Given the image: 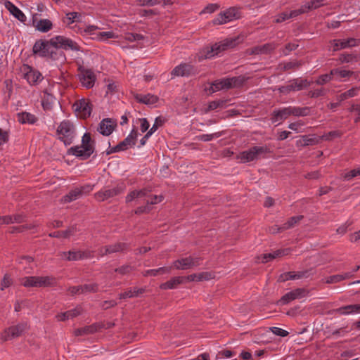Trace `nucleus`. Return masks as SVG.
<instances>
[{
	"label": "nucleus",
	"mask_w": 360,
	"mask_h": 360,
	"mask_svg": "<svg viewBox=\"0 0 360 360\" xmlns=\"http://www.w3.org/2000/svg\"><path fill=\"white\" fill-rule=\"evenodd\" d=\"M63 50L80 51L81 46L72 39L63 35L55 36L50 39H37L32 46V54L46 60L64 63L66 55Z\"/></svg>",
	"instance_id": "f257e3e1"
},
{
	"label": "nucleus",
	"mask_w": 360,
	"mask_h": 360,
	"mask_svg": "<svg viewBox=\"0 0 360 360\" xmlns=\"http://www.w3.org/2000/svg\"><path fill=\"white\" fill-rule=\"evenodd\" d=\"M238 37L226 39L212 46H206L198 53V60L201 61L218 56L224 51L234 48L238 44Z\"/></svg>",
	"instance_id": "f03ea898"
},
{
	"label": "nucleus",
	"mask_w": 360,
	"mask_h": 360,
	"mask_svg": "<svg viewBox=\"0 0 360 360\" xmlns=\"http://www.w3.org/2000/svg\"><path fill=\"white\" fill-rule=\"evenodd\" d=\"M271 153L270 148L265 145L263 146H252L247 150L240 152L236 159L242 163H248L257 160L260 158H265L266 154Z\"/></svg>",
	"instance_id": "7ed1b4c3"
},
{
	"label": "nucleus",
	"mask_w": 360,
	"mask_h": 360,
	"mask_svg": "<svg viewBox=\"0 0 360 360\" xmlns=\"http://www.w3.org/2000/svg\"><path fill=\"white\" fill-rule=\"evenodd\" d=\"M21 285L25 288H46L57 285V279L53 276H25L22 278Z\"/></svg>",
	"instance_id": "20e7f679"
},
{
	"label": "nucleus",
	"mask_w": 360,
	"mask_h": 360,
	"mask_svg": "<svg viewBox=\"0 0 360 360\" xmlns=\"http://www.w3.org/2000/svg\"><path fill=\"white\" fill-rule=\"evenodd\" d=\"M56 133L60 135L58 139L63 141L65 146H69L73 142L75 126L70 120H63L58 127Z\"/></svg>",
	"instance_id": "39448f33"
},
{
	"label": "nucleus",
	"mask_w": 360,
	"mask_h": 360,
	"mask_svg": "<svg viewBox=\"0 0 360 360\" xmlns=\"http://www.w3.org/2000/svg\"><path fill=\"white\" fill-rule=\"evenodd\" d=\"M125 189V184L124 183H120L112 188H104L95 194V197L98 201H105L122 193Z\"/></svg>",
	"instance_id": "423d86ee"
},
{
	"label": "nucleus",
	"mask_w": 360,
	"mask_h": 360,
	"mask_svg": "<svg viewBox=\"0 0 360 360\" xmlns=\"http://www.w3.org/2000/svg\"><path fill=\"white\" fill-rule=\"evenodd\" d=\"M22 71L24 72V78L30 85H36L43 79L41 73L27 64L22 65Z\"/></svg>",
	"instance_id": "0eeeda50"
},
{
	"label": "nucleus",
	"mask_w": 360,
	"mask_h": 360,
	"mask_svg": "<svg viewBox=\"0 0 360 360\" xmlns=\"http://www.w3.org/2000/svg\"><path fill=\"white\" fill-rule=\"evenodd\" d=\"M73 107L75 111L80 113L81 117L86 119L89 117L91 114L93 105L89 99L82 98L77 101L74 103Z\"/></svg>",
	"instance_id": "6e6552de"
},
{
	"label": "nucleus",
	"mask_w": 360,
	"mask_h": 360,
	"mask_svg": "<svg viewBox=\"0 0 360 360\" xmlns=\"http://www.w3.org/2000/svg\"><path fill=\"white\" fill-rule=\"evenodd\" d=\"M130 248V244L118 242L114 244L105 245L100 250L102 256L116 252H124Z\"/></svg>",
	"instance_id": "1a4fd4ad"
},
{
	"label": "nucleus",
	"mask_w": 360,
	"mask_h": 360,
	"mask_svg": "<svg viewBox=\"0 0 360 360\" xmlns=\"http://www.w3.org/2000/svg\"><path fill=\"white\" fill-rule=\"evenodd\" d=\"M359 39L355 38H348L346 39H332L330 44L333 47V51H338L347 48L354 47L358 45Z\"/></svg>",
	"instance_id": "9d476101"
},
{
	"label": "nucleus",
	"mask_w": 360,
	"mask_h": 360,
	"mask_svg": "<svg viewBox=\"0 0 360 360\" xmlns=\"http://www.w3.org/2000/svg\"><path fill=\"white\" fill-rule=\"evenodd\" d=\"M117 120L112 118H104L98 124V131L103 136L110 135L117 127Z\"/></svg>",
	"instance_id": "9b49d317"
},
{
	"label": "nucleus",
	"mask_w": 360,
	"mask_h": 360,
	"mask_svg": "<svg viewBox=\"0 0 360 360\" xmlns=\"http://www.w3.org/2000/svg\"><path fill=\"white\" fill-rule=\"evenodd\" d=\"M78 70L82 73L80 81L83 85L87 89L92 88L96 81V75L92 70L80 66Z\"/></svg>",
	"instance_id": "f8f14e48"
},
{
	"label": "nucleus",
	"mask_w": 360,
	"mask_h": 360,
	"mask_svg": "<svg viewBox=\"0 0 360 360\" xmlns=\"http://www.w3.org/2000/svg\"><path fill=\"white\" fill-rule=\"evenodd\" d=\"M91 187L89 185L82 186L80 188H75L71 190L68 194L62 198V201L65 203L70 202L80 198L83 193L91 191Z\"/></svg>",
	"instance_id": "ddd939ff"
},
{
	"label": "nucleus",
	"mask_w": 360,
	"mask_h": 360,
	"mask_svg": "<svg viewBox=\"0 0 360 360\" xmlns=\"http://www.w3.org/2000/svg\"><path fill=\"white\" fill-rule=\"evenodd\" d=\"M26 329V324L20 323L16 326H11L6 329L4 333L5 340H11L22 335Z\"/></svg>",
	"instance_id": "4468645a"
},
{
	"label": "nucleus",
	"mask_w": 360,
	"mask_h": 360,
	"mask_svg": "<svg viewBox=\"0 0 360 360\" xmlns=\"http://www.w3.org/2000/svg\"><path fill=\"white\" fill-rule=\"evenodd\" d=\"M194 73V67L188 63H181L175 67L172 71V75L178 77H188Z\"/></svg>",
	"instance_id": "2eb2a0df"
},
{
	"label": "nucleus",
	"mask_w": 360,
	"mask_h": 360,
	"mask_svg": "<svg viewBox=\"0 0 360 360\" xmlns=\"http://www.w3.org/2000/svg\"><path fill=\"white\" fill-rule=\"evenodd\" d=\"M276 45L274 43H266L263 45L255 46L247 50L250 55H259L271 53L275 49Z\"/></svg>",
	"instance_id": "dca6fc26"
},
{
	"label": "nucleus",
	"mask_w": 360,
	"mask_h": 360,
	"mask_svg": "<svg viewBox=\"0 0 360 360\" xmlns=\"http://www.w3.org/2000/svg\"><path fill=\"white\" fill-rule=\"evenodd\" d=\"M290 115V110L289 107L281 108L275 109L271 114V121L272 123L276 122H282L289 117Z\"/></svg>",
	"instance_id": "f3484780"
},
{
	"label": "nucleus",
	"mask_w": 360,
	"mask_h": 360,
	"mask_svg": "<svg viewBox=\"0 0 360 360\" xmlns=\"http://www.w3.org/2000/svg\"><path fill=\"white\" fill-rule=\"evenodd\" d=\"M67 154L75 155L81 160H86L94 153L88 149L82 148L81 146H75L70 148L67 151Z\"/></svg>",
	"instance_id": "a211bd4d"
},
{
	"label": "nucleus",
	"mask_w": 360,
	"mask_h": 360,
	"mask_svg": "<svg viewBox=\"0 0 360 360\" xmlns=\"http://www.w3.org/2000/svg\"><path fill=\"white\" fill-rule=\"evenodd\" d=\"M63 255L66 257L68 261H77L84 259H87L91 257V252L89 251H68L63 252Z\"/></svg>",
	"instance_id": "6ab92c4d"
},
{
	"label": "nucleus",
	"mask_w": 360,
	"mask_h": 360,
	"mask_svg": "<svg viewBox=\"0 0 360 360\" xmlns=\"http://www.w3.org/2000/svg\"><path fill=\"white\" fill-rule=\"evenodd\" d=\"M228 86H230L229 84L226 82V78H223L212 82L210 84V86L205 90L208 92L209 94H212L213 93L221 90L229 89Z\"/></svg>",
	"instance_id": "aec40b11"
},
{
	"label": "nucleus",
	"mask_w": 360,
	"mask_h": 360,
	"mask_svg": "<svg viewBox=\"0 0 360 360\" xmlns=\"http://www.w3.org/2000/svg\"><path fill=\"white\" fill-rule=\"evenodd\" d=\"M77 231V225H72L65 231H57L49 234L51 238H68L70 236H73Z\"/></svg>",
	"instance_id": "412c9836"
},
{
	"label": "nucleus",
	"mask_w": 360,
	"mask_h": 360,
	"mask_svg": "<svg viewBox=\"0 0 360 360\" xmlns=\"http://www.w3.org/2000/svg\"><path fill=\"white\" fill-rule=\"evenodd\" d=\"M6 8L9 11V12L19 21L22 22H25L27 20L25 15L22 13V11L19 9L15 5H14L11 1H6L5 4Z\"/></svg>",
	"instance_id": "4be33fe9"
},
{
	"label": "nucleus",
	"mask_w": 360,
	"mask_h": 360,
	"mask_svg": "<svg viewBox=\"0 0 360 360\" xmlns=\"http://www.w3.org/2000/svg\"><path fill=\"white\" fill-rule=\"evenodd\" d=\"M320 141V136H310V135H304L301 136L300 139L296 141V145L297 146L305 147L318 144Z\"/></svg>",
	"instance_id": "5701e85b"
},
{
	"label": "nucleus",
	"mask_w": 360,
	"mask_h": 360,
	"mask_svg": "<svg viewBox=\"0 0 360 360\" xmlns=\"http://www.w3.org/2000/svg\"><path fill=\"white\" fill-rule=\"evenodd\" d=\"M16 116L18 121L22 124H34L38 121V118L34 115L27 112H18Z\"/></svg>",
	"instance_id": "b1692460"
},
{
	"label": "nucleus",
	"mask_w": 360,
	"mask_h": 360,
	"mask_svg": "<svg viewBox=\"0 0 360 360\" xmlns=\"http://www.w3.org/2000/svg\"><path fill=\"white\" fill-rule=\"evenodd\" d=\"M334 311L341 315L360 313V304H349L334 309Z\"/></svg>",
	"instance_id": "393cba45"
},
{
	"label": "nucleus",
	"mask_w": 360,
	"mask_h": 360,
	"mask_svg": "<svg viewBox=\"0 0 360 360\" xmlns=\"http://www.w3.org/2000/svg\"><path fill=\"white\" fill-rule=\"evenodd\" d=\"M248 77L244 75H239L233 77H226V82L229 84L230 86H228L229 89L233 88L242 87L248 80Z\"/></svg>",
	"instance_id": "a878e982"
},
{
	"label": "nucleus",
	"mask_w": 360,
	"mask_h": 360,
	"mask_svg": "<svg viewBox=\"0 0 360 360\" xmlns=\"http://www.w3.org/2000/svg\"><path fill=\"white\" fill-rule=\"evenodd\" d=\"M82 308L80 307H77L76 308L66 311L63 313H60L56 316V318L60 321H65L70 319H73L79 314H81Z\"/></svg>",
	"instance_id": "bb28decb"
},
{
	"label": "nucleus",
	"mask_w": 360,
	"mask_h": 360,
	"mask_svg": "<svg viewBox=\"0 0 360 360\" xmlns=\"http://www.w3.org/2000/svg\"><path fill=\"white\" fill-rule=\"evenodd\" d=\"M134 98L137 102L146 105L155 104L158 101L159 99L157 96L150 94H148L146 95L137 94L136 95H135Z\"/></svg>",
	"instance_id": "cd10ccee"
},
{
	"label": "nucleus",
	"mask_w": 360,
	"mask_h": 360,
	"mask_svg": "<svg viewBox=\"0 0 360 360\" xmlns=\"http://www.w3.org/2000/svg\"><path fill=\"white\" fill-rule=\"evenodd\" d=\"M146 292V288H131L128 290L120 293L119 297L121 300H124L127 298H133L139 297L140 295Z\"/></svg>",
	"instance_id": "c85d7f7f"
},
{
	"label": "nucleus",
	"mask_w": 360,
	"mask_h": 360,
	"mask_svg": "<svg viewBox=\"0 0 360 360\" xmlns=\"http://www.w3.org/2000/svg\"><path fill=\"white\" fill-rule=\"evenodd\" d=\"M95 143L96 141L94 139H91V134L89 132H86L82 138V148L88 149L91 153H94L95 151Z\"/></svg>",
	"instance_id": "c756f323"
},
{
	"label": "nucleus",
	"mask_w": 360,
	"mask_h": 360,
	"mask_svg": "<svg viewBox=\"0 0 360 360\" xmlns=\"http://www.w3.org/2000/svg\"><path fill=\"white\" fill-rule=\"evenodd\" d=\"M223 13L225 14L224 18H226L227 22L233 20L240 19L242 17L240 9L237 7H231L223 11Z\"/></svg>",
	"instance_id": "7c9ffc66"
},
{
	"label": "nucleus",
	"mask_w": 360,
	"mask_h": 360,
	"mask_svg": "<svg viewBox=\"0 0 360 360\" xmlns=\"http://www.w3.org/2000/svg\"><path fill=\"white\" fill-rule=\"evenodd\" d=\"M182 279L181 276L173 277L168 281L161 283L160 288L162 290L175 289L179 285L183 283Z\"/></svg>",
	"instance_id": "2f4dec72"
},
{
	"label": "nucleus",
	"mask_w": 360,
	"mask_h": 360,
	"mask_svg": "<svg viewBox=\"0 0 360 360\" xmlns=\"http://www.w3.org/2000/svg\"><path fill=\"white\" fill-rule=\"evenodd\" d=\"M35 28L41 32L46 33L53 28V23L49 19H41L37 22Z\"/></svg>",
	"instance_id": "473e14b6"
},
{
	"label": "nucleus",
	"mask_w": 360,
	"mask_h": 360,
	"mask_svg": "<svg viewBox=\"0 0 360 360\" xmlns=\"http://www.w3.org/2000/svg\"><path fill=\"white\" fill-rule=\"evenodd\" d=\"M337 60L340 63H356L359 60V55L343 53L339 56V58Z\"/></svg>",
	"instance_id": "72a5a7b5"
},
{
	"label": "nucleus",
	"mask_w": 360,
	"mask_h": 360,
	"mask_svg": "<svg viewBox=\"0 0 360 360\" xmlns=\"http://www.w3.org/2000/svg\"><path fill=\"white\" fill-rule=\"evenodd\" d=\"M191 261H192L191 257L181 258V259L175 260L173 262V266H174V268H175L176 269H182V270L188 269L191 268Z\"/></svg>",
	"instance_id": "f704fd0d"
},
{
	"label": "nucleus",
	"mask_w": 360,
	"mask_h": 360,
	"mask_svg": "<svg viewBox=\"0 0 360 360\" xmlns=\"http://www.w3.org/2000/svg\"><path fill=\"white\" fill-rule=\"evenodd\" d=\"M55 97L53 94L45 92V96L42 98L41 105L44 110H50L53 108Z\"/></svg>",
	"instance_id": "c9c22d12"
},
{
	"label": "nucleus",
	"mask_w": 360,
	"mask_h": 360,
	"mask_svg": "<svg viewBox=\"0 0 360 360\" xmlns=\"http://www.w3.org/2000/svg\"><path fill=\"white\" fill-rule=\"evenodd\" d=\"M290 110V115L299 117L307 116L309 114L310 108L309 107H292L289 106Z\"/></svg>",
	"instance_id": "e433bc0d"
},
{
	"label": "nucleus",
	"mask_w": 360,
	"mask_h": 360,
	"mask_svg": "<svg viewBox=\"0 0 360 360\" xmlns=\"http://www.w3.org/2000/svg\"><path fill=\"white\" fill-rule=\"evenodd\" d=\"M284 255V250H278L273 253H267L262 255L261 259L262 263H266L275 258L279 257Z\"/></svg>",
	"instance_id": "4c0bfd02"
},
{
	"label": "nucleus",
	"mask_w": 360,
	"mask_h": 360,
	"mask_svg": "<svg viewBox=\"0 0 360 360\" xmlns=\"http://www.w3.org/2000/svg\"><path fill=\"white\" fill-rule=\"evenodd\" d=\"M343 133L340 130H333L326 133L320 136V140L332 141L336 138H340Z\"/></svg>",
	"instance_id": "58836bf2"
},
{
	"label": "nucleus",
	"mask_w": 360,
	"mask_h": 360,
	"mask_svg": "<svg viewBox=\"0 0 360 360\" xmlns=\"http://www.w3.org/2000/svg\"><path fill=\"white\" fill-rule=\"evenodd\" d=\"M301 65H302L301 62L294 60V61H290V62H288L285 63H280L278 67L281 70L287 71L289 70L299 68Z\"/></svg>",
	"instance_id": "ea45409f"
},
{
	"label": "nucleus",
	"mask_w": 360,
	"mask_h": 360,
	"mask_svg": "<svg viewBox=\"0 0 360 360\" xmlns=\"http://www.w3.org/2000/svg\"><path fill=\"white\" fill-rule=\"evenodd\" d=\"M226 134V131H221L218 132H215L212 134H201L197 136V139L202 141H212L214 138H219L220 136L224 135Z\"/></svg>",
	"instance_id": "a19ab883"
},
{
	"label": "nucleus",
	"mask_w": 360,
	"mask_h": 360,
	"mask_svg": "<svg viewBox=\"0 0 360 360\" xmlns=\"http://www.w3.org/2000/svg\"><path fill=\"white\" fill-rule=\"evenodd\" d=\"M228 100L219 99L209 103L207 111L214 110L217 108L226 107Z\"/></svg>",
	"instance_id": "79ce46f5"
},
{
	"label": "nucleus",
	"mask_w": 360,
	"mask_h": 360,
	"mask_svg": "<svg viewBox=\"0 0 360 360\" xmlns=\"http://www.w3.org/2000/svg\"><path fill=\"white\" fill-rule=\"evenodd\" d=\"M304 218L303 215L293 216L288 219V220L283 224V229H289L292 228L296 224Z\"/></svg>",
	"instance_id": "37998d69"
},
{
	"label": "nucleus",
	"mask_w": 360,
	"mask_h": 360,
	"mask_svg": "<svg viewBox=\"0 0 360 360\" xmlns=\"http://www.w3.org/2000/svg\"><path fill=\"white\" fill-rule=\"evenodd\" d=\"M294 84L297 91H300L307 89L312 82H309L307 79L295 78L293 79Z\"/></svg>",
	"instance_id": "c03bdc74"
},
{
	"label": "nucleus",
	"mask_w": 360,
	"mask_h": 360,
	"mask_svg": "<svg viewBox=\"0 0 360 360\" xmlns=\"http://www.w3.org/2000/svg\"><path fill=\"white\" fill-rule=\"evenodd\" d=\"M294 294L292 290L283 295L276 302L277 305L283 306L289 304L295 300Z\"/></svg>",
	"instance_id": "a18cd8bd"
},
{
	"label": "nucleus",
	"mask_w": 360,
	"mask_h": 360,
	"mask_svg": "<svg viewBox=\"0 0 360 360\" xmlns=\"http://www.w3.org/2000/svg\"><path fill=\"white\" fill-rule=\"evenodd\" d=\"M156 204V202L155 201H149V200H147L146 202V205H144V206H140V207H138L135 210H134V213L137 215H140V214H146V213H148L150 212V210H152V207H150L151 205H155Z\"/></svg>",
	"instance_id": "49530a36"
},
{
	"label": "nucleus",
	"mask_w": 360,
	"mask_h": 360,
	"mask_svg": "<svg viewBox=\"0 0 360 360\" xmlns=\"http://www.w3.org/2000/svg\"><path fill=\"white\" fill-rule=\"evenodd\" d=\"M278 91H279V93L285 95L288 94L291 91H297L294 84L293 79L288 82V84L278 87Z\"/></svg>",
	"instance_id": "de8ad7c7"
},
{
	"label": "nucleus",
	"mask_w": 360,
	"mask_h": 360,
	"mask_svg": "<svg viewBox=\"0 0 360 360\" xmlns=\"http://www.w3.org/2000/svg\"><path fill=\"white\" fill-rule=\"evenodd\" d=\"M353 74H354V72L351 70H341L340 68L331 70V75H333V76L338 75L342 78L352 77Z\"/></svg>",
	"instance_id": "09e8293b"
},
{
	"label": "nucleus",
	"mask_w": 360,
	"mask_h": 360,
	"mask_svg": "<svg viewBox=\"0 0 360 360\" xmlns=\"http://www.w3.org/2000/svg\"><path fill=\"white\" fill-rule=\"evenodd\" d=\"M359 90V87L355 86L346 91L339 96L340 102L348 98H352L357 94V91Z\"/></svg>",
	"instance_id": "8fccbe9b"
},
{
	"label": "nucleus",
	"mask_w": 360,
	"mask_h": 360,
	"mask_svg": "<svg viewBox=\"0 0 360 360\" xmlns=\"http://www.w3.org/2000/svg\"><path fill=\"white\" fill-rule=\"evenodd\" d=\"M81 289L83 293L97 292L98 291V285L97 283H89L81 285Z\"/></svg>",
	"instance_id": "3c124183"
},
{
	"label": "nucleus",
	"mask_w": 360,
	"mask_h": 360,
	"mask_svg": "<svg viewBox=\"0 0 360 360\" xmlns=\"http://www.w3.org/2000/svg\"><path fill=\"white\" fill-rule=\"evenodd\" d=\"M333 77V75H331L330 70L329 73L320 75L316 81V83L319 85H323L332 80Z\"/></svg>",
	"instance_id": "603ef678"
},
{
	"label": "nucleus",
	"mask_w": 360,
	"mask_h": 360,
	"mask_svg": "<svg viewBox=\"0 0 360 360\" xmlns=\"http://www.w3.org/2000/svg\"><path fill=\"white\" fill-rule=\"evenodd\" d=\"M295 300L301 299L308 295L309 291L304 288H298L292 290Z\"/></svg>",
	"instance_id": "864d4df0"
},
{
	"label": "nucleus",
	"mask_w": 360,
	"mask_h": 360,
	"mask_svg": "<svg viewBox=\"0 0 360 360\" xmlns=\"http://www.w3.org/2000/svg\"><path fill=\"white\" fill-rule=\"evenodd\" d=\"M357 176H360V167L344 174L342 178L344 180L349 181Z\"/></svg>",
	"instance_id": "5fc2aeb1"
},
{
	"label": "nucleus",
	"mask_w": 360,
	"mask_h": 360,
	"mask_svg": "<svg viewBox=\"0 0 360 360\" xmlns=\"http://www.w3.org/2000/svg\"><path fill=\"white\" fill-rule=\"evenodd\" d=\"M165 122V120L162 117H156L153 125L148 131L153 134L160 127H162L164 124Z\"/></svg>",
	"instance_id": "6e6d98bb"
},
{
	"label": "nucleus",
	"mask_w": 360,
	"mask_h": 360,
	"mask_svg": "<svg viewBox=\"0 0 360 360\" xmlns=\"http://www.w3.org/2000/svg\"><path fill=\"white\" fill-rule=\"evenodd\" d=\"M133 142L128 138H125L122 141L117 144V146L120 151L126 150L129 146H134Z\"/></svg>",
	"instance_id": "4d7b16f0"
},
{
	"label": "nucleus",
	"mask_w": 360,
	"mask_h": 360,
	"mask_svg": "<svg viewBox=\"0 0 360 360\" xmlns=\"http://www.w3.org/2000/svg\"><path fill=\"white\" fill-rule=\"evenodd\" d=\"M12 284V278L10 277L8 274H6L1 281V290H4L6 288H8Z\"/></svg>",
	"instance_id": "13d9d810"
},
{
	"label": "nucleus",
	"mask_w": 360,
	"mask_h": 360,
	"mask_svg": "<svg viewBox=\"0 0 360 360\" xmlns=\"http://www.w3.org/2000/svg\"><path fill=\"white\" fill-rule=\"evenodd\" d=\"M136 1L141 6H153L161 3L160 0H137Z\"/></svg>",
	"instance_id": "bf43d9fd"
},
{
	"label": "nucleus",
	"mask_w": 360,
	"mask_h": 360,
	"mask_svg": "<svg viewBox=\"0 0 360 360\" xmlns=\"http://www.w3.org/2000/svg\"><path fill=\"white\" fill-rule=\"evenodd\" d=\"M289 280H294L293 271H288L281 274L278 276L277 281L279 283H283Z\"/></svg>",
	"instance_id": "052dcab7"
},
{
	"label": "nucleus",
	"mask_w": 360,
	"mask_h": 360,
	"mask_svg": "<svg viewBox=\"0 0 360 360\" xmlns=\"http://www.w3.org/2000/svg\"><path fill=\"white\" fill-rule=\"evenodd\" d=\"M133 270V267L129 264L123 265L120 267L116 268L115 271L122 275H125L130 273Z\"/></svg>",
	"instance_id": "680f3d73"
},
{
	"label": "nucleus",
	"mask_w": 360,
	"mask_h": 360,
	"mask_svg": "<svg viewBox=\"0 0 360 360\" xmlns=\"http://www.w3.org/2000/svg\"><path fill=\"white\" fill-rule=\"evenodd\" d=\"M67 19L68 22L67 23L68 25L72 24L75 21H78L79 18L81 17V14L77 12H71L67 14Z\"/></svg>",
	"instance_id": "e2e57ef3"
},
{
	"label": "nucleus",
	"mask_w": 360,
	"mask_h": 360,
	"mask_svg": "<svg viewBox=\"0 0 360 360\" xmlns=\"http://www.w3.org/2000/svg\"><path fill=\"white\" fill-rule=\"evenodd\" d=\"M270 330L276 335L280 336V337H286L288 335L289 333L287 330H285L282 328H280L278 327H271Z\"/></svg>",
	"instance_id": "0e129e2a"
},
{
	"label": "nucleus",
	"mask_w": 360,
	"mask_h": 360,
	"mask_svg": "<svg viewBox=\"0 0 360 360\" xmlns=\"http://www.w3.org/2000/svg\"><path fill=\"white\" fill-rule=\"evenodd\" d=\"M114 37H115V33L113 32H98L96 34V38L99 40H103V39H112V38H114Z\"/></svg>",
	"instance_id": "69168bd1"
},
{
	"label": "nucleus",
	"mask_w": 360,
	"mask_h": 360,
	"mask_svg": "<svg viewBox=\"0 0 360 360\" xmlns=\"http://www.w3.org/2000/svg\"><path fill=\"white\" fill-rule=\"evenodd\" d=\"M233 355H234L233 352H232L231 350H228V349H224V350L219 351L218 352V354H217V356H216V360H218L223 357L230 358V357H232Z\"/></svg>",
	"instance_id": "338daca9"
},
{
	"label": "nucleus",
	"mask_w": 360,
	"mask_h": 360,
	"mask_svg": "<svg viewBox=\"0 0 360 360\" xmlns=\"http://www.w3.org/2000/svg\"><path fill=\"white\" fill-rule=\"evenodd\" d=\"M224 15L223 12H220L217 16L212 20V23L214 25H223L227 22L226 18H224Z\"/></svg>",
	"instance_id": "774afa93"
}]
</instances>
